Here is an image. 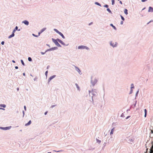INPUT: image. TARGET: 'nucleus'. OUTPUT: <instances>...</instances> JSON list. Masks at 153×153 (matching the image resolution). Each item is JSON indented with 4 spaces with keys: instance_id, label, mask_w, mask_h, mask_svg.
<instances>
[{
    "instance_id": "1",
    "label": "nucleus",
    "mask_w": 153,
    "mask_h": 153,
    "mask_svg": "<svg viewBox=\"0 0 153 153\" xmlns=\"http://www.w3.org/2000/svg\"><path fill=\"white\" fill-rule=\"evenodd\" d=\"M78 48L79 49H86L87 50H88L89 49V48L85 46L84 45H81L79 46L78 47Z\"/></svg>"
},
{
    "instance_id": "2",
    "label": "nucleus",
    "mask_w": 153,
    "mask_h": 153,
    "mask_svg": "<svg viewBox=\"0 0 153 153\" xmlns=\"http://www.w3.org/2000/svg\"><path fill=\"white\" fill-rule=\"evenodd\" d=\"M52 40L53 42L55 44V45L59 47H61L59 43L56 41V40L52 38Z\"/></svg>"
},
{
    "instance_id": "3",
    "label": "nucleus",
    "mask_w": 153,
    "mask_h": 153,
    "mask_svg": "<svg viewBox=\"0 0 153 153\" xmlns=\"http://www.w3.org/2000/svg\"><path fill=\"white\" fill-rule=\"evenodd\" d=\"M97 80L96 79L94 78L92 79L91 82L92 84L94 85L97 82Z\"/></svg>"
},
{
    "instance_id": "4",
    "label": "nucleus",
    "mask_w": 153,
    "mask_h": 153,
    "mask_svg": "<svg viewBox=\"0 0 153 153\" xmlns=\"http://www.w3.org/2000/svg\"><path fill=\"white\" fill-rule=\"evenodd\" d=\"M10 127H0V128L4 130H7L10 129Z\"/></svg>"
},
{
    "instance_id": "5",
    "label": "nucleus",
    "mask_w": 153,
    "mask_h": 153,
    "mask_svg": "<svg viewBox=\"0 0 153 153\" xmlns=\"http://www.w3.org/2000/svg\"><path fill=\"white\" fill-rule=\"evenodd\" d=\"M153 11V9L152 7H149V9L148 10V12H152Z\"/></svg>"
},
{
    "instance_id": "6",
    "label": "nucleus",
    "mask_w": 153,
    "mask_h": 153,
    "mask_svg": "<svg viewBox=\"0 0 153 153\" xmlns=\"http://www.w3.org/2000/svg\"><path fill=\"white\" fill-rule=\"evenodd\" d=\"M23 23H24L25 25H28L29 24V22L26 20H25L23 22Z\"/></svg>"
},
{
    "instance_id": "7",
    "label": "nucleus",
    "mask_w": 153,
    "mask_h": 153,
    "mask_svg": "<svg viewBox=\"0 0 153 153\" xmlns=\"http://www.w3.org/2000/svg\"><path fill=\"white\" fill-rule=\"evenodd\" d=\"M46 29V28H43L41 30V31H40V32H39V35L40 34L42 33Z\"/></svg>"
},
{
    "instance_id": "8",
    "label": "nucleus",
    "mask_w": 153,
    "mask_h": 153,
    "mask_svg": "<svg viewBox=\"0 0 153 153\" xmlns=\"http://www.w3.org/2000/svg\"><path fill=\"white\" fill-rule=\"evenodd\" d=\"M31 120H30L27 123H26L25 124V126H28V125H30L31 124Z\"/></svg>"
},
{
    "instance_id": "9",
    "label": "nucleus",
    "mask_w": 153,
    "mask_h": 153,
    "mask_svg": "<svg viewBox=\"0 0 153 153\" xmlns=\"http://www.w3.org/2000/svg\"><path fill=\"white\" fill-rule=\"evenodd\" d=\"M55 75H53V76H51L49 79V82L52 79H53V78H54L55 77Z\"/></svg>"
},
{
    "instance_id": "10",
    "label": "nucleus",
    "mask_w": 153,
    "mask_h": 153,
    "mask_svg": "<svg viewBox=\"0 0 153 153\" xmlns=\"http://www.w3.org/2000/svg\"><path fill=\"white\" fill-rule=\"evenodd\" d=\"M57 40L60 43L62 44H63V42L61 40L59 39H57Z\"/></svg>"
},
{
    "instance_id": "11",
    "label": "nucleus",
    "mask_w": 153,
    "mask_h": 153,
    "mask_svg": "<svg viewBox=\"0 0 153 153\" xmlns=\"http://www.w3.org/2000/svg\"><path fill=\"white\" fill-rule=\"evenodd\" d=\"M59 34L63 38H65V36L61 32H60V33H59Z\"/></svg>"
},
{
    "instance_id": "12",
    "label": "nucleus",
    "mask_w": 153,
    "mask_h": 153,
    "mask_svg": "<svg viewBox=\"0 0 153 153\" xmlns=\"http://www.w3.org/2000/svg\"><path fill=\"white\" fill-rule=\"evenodd\" d=\"M117 43H115V44L114 45L113 43H112V42L111 43V45L114 47H116L117 45Z\"/></svg>"
},
{
    "instance_id": "13",
    "label": "nucleus",
    "mask_w": 153,
    "mask_h": 153,
    "mask_svg": "<svg viewBox=\"0 0 153 153\" xmlns=\"http://www.w3.org/2000/svg\"><path fill=\"white\" fill-rule=\"evenodd\" d=\"M14 36V33H13L11 35H10L9 37L8 38L10 39L11 37H13Z\"/></svg>"
},
{
    "instance_id": "14",
    "label": "nucleus",
    "mask_w": 153,
    "mask_h": 153,
    "mask_svg": "<svg viewBox=\"0 0 153 153\" xmlns=\"http://www.w3.org/2000/svg\"><path fill=\"white\" fill-rule=\"evenodd\" d=\"M144 112H145L144 117H146V114H147V110H146V109H145L144 110Z\"/></svg>"
},
{
    "instance_id": "15",
    "label": "nucleus",
    "mask_w": 153,
    "mask_h": 153,
    "mask_svg": "<svg viewBox=\"0 0 153 153\" xmlns=\"http://www.w3.org/2000/svg\"><path fill=\"white\" fill-rule=\"evenodd\" d=\"M114 128L111 130V131L110 132L111 134H113V132H114Z\"/></svg>"
},
{
    "instance_id": "16",
    "label": "nucleus",
    "mask_w": 153,
    "mask_h": 153,
    "mask_svg": "<svg viewBox=\"0 0 153 153\" xmlns=\"http://www.w3.org/2000/svg\"><path fill=\"white\" fill-rule=\"evenodd\" d=\"M76 70L79 73H80L81 72V71H80V70L78 68L76 67Z\"/></svg>"
},
{
    "instance_id": "17",
    "label": "nucleus",
    "mask_w": 153,
    "mask_h": 153,
    "mask_svg": "<svg viewBox=\"0 0 153 153\" xmlns=\"http://www.w3.org/2000/svg\"><path fill=\"white\" fill-rule=\"evenodd\" d=\"M128 10L126 9H125L124 10V12L125 14L126 15H127L128 14V12H127Z\"/></svg>"
},
{
    "instance_id": "18",
    "label": "nucleus",
    "mask_w": 153,
    "mask_h": 153,
    "mask_svg": "<svg viewBox=\"0 0 153 153\" xmlns=\"http://www.w3.org/2000/svg\"><path fill=\"white\" fill-rule=\"evenodd\" d=\"M110 25H111V26H112V27L113 28H114V29H115V30H116V27H115L112 24H110Z\"/></svg>"
},
{
    "instance_id": "19",
    "label": "nucleus",
    "mask_w": 153,
    "mask_h": 153,
    "mask_svg": "<svg viewBox=\"0 0 153 153\" xmlns=\"http://www.w3.org/2000/svg\"><path fill=\"white\" fill-rule=\"evenodd\" d=\"M0 106L3 107V108H5L6 106V105L4 104H0Z\"/></svg>"
},
{
    "instance_id": "20",
    "label": "nucleus",
    "mask_w": 153,
    "mask_h": 153,
    "mask_svg": "<svg viewBox=\"0 0 153 153\" xmlns=\"http://www.w3.org/2000/svg\"><path fill=\"white\" fill-rule=\"evenodd\" d=\"M75 85H76V87H77V89H78L79 90V88H79V86H78V85L77 83H76V84H75Z\"/></svg>"
},
{
    "instance_id": "21",
    "label": "nucleus",
    "mask_w": 153,
    "mask_h": 153,
    "mask_svg": "<svg viewBox=\"0 0 153 153\" xmlns=\"http://www.w3.org/2000/svg\"><path fill=\"white\" fill-rule=\"evenodd\" d=\"M57 47H54L53 48H51L49 49L48 50H53L54 49H57Z\"/></svg>"
},
{
    "instance_id": "22",
    "label": "nucleus",
    "mask_w": 153,
    "mask_h": 153,
    "mask_svg": "<svg viewBox=\"0 0 153 153\" xmlns=\"http://www.w3.org/2000/svg\"><path fill=\"white\" fill-rule=\"evenodd\" d=\"M54 30L57 33H58V34L59 33H60V32H59L56 29H54Z\"/></svg>"
},
{
    "instance_id": "23",
    "label": "nucleus",
    "mask_w": 153,
    "mask_h": 153,
    "mask_svg": "<svg viewBox=\"0 0 153 153\" xmlns=\"http://www.w3.org/2000/svg\"><path fill=\"white\" fill-rule=\"evenodd\" d=\"M95 4H97L98 5L101 6V4L100 3H98L97 2H96L95 3Z\"/></svg>"
},
{
    "instance_id": "24",
    "label": "nucleus",
    "mask_w": 153,
    "mask_h": 153,
    "mask_svg": "<svg viewBox=\"0 0 153 153\" xmlns=\"http://www.w3.org/2000/svg\"><path fill=\"white\" fill-rule=\"evenodd\" d=\"M107 11H108L109 13H111V11L110 10L109 8H107Z\"/></svg>"
},
{
    "instance_id": "25",
    "label": "nucleus",
    "mask_w": 153,
    "mask_h": 153,
    "mask_svg": "<svg viewBox=\"0 0 153 153\" xmlns=\"http://www.w3.org/2000/svg\"><path fill=\"white\" fill-rule=\"evenodd\" d=\"M28 60L29 61H32V59L30 57H29L28 58Z\"/></svg>"
},
{
    "instance_id": "26",
    "label": "nucleus",
    "mask_w": 153,
    "mask_h": 153,
    "mask_svg": "<svg viewBox=\"0 0 153 153\" xmlns=\"http://www.w3.org/2000/svg\"><path fill=\"white\" fill-rule=\"evenodd\" d=\"M112 5H114V0H112Z\"/></svg>"
},
{
    "instance_id": "27",
    "label": "nucleus",
    "mask_w": 153,
    "mask_h": 153,
    "mask_svg": "<svg viewBox=\"0 0 153 153\" xmlns=\"http://www.w3.org/2000/svg\"><path fill=\"white\" fill-rule=\"evenodd\" d=\"M120 16L121 17L122 19L124 21L125 20L124 18L121 15H120Z\"/></svg>"
},
{
    "instance_id": "28",
    "label": "nucleus",
    "mask_w": 153,
    "mask_h": 153,
    "mask_svg": "<svg viewBox=\"0 0 153 153\" xmlns=\"http://www.w3.org/2000/svg\"><path fill=\"white\" fill-rule=\"evenodd\" d=\"M21 62L22 63V64L23 65H25V63H24L23 61L22 60H21Z\"/></svg>"
},
{
    "instance_id": "29",
    "label": "nucleus",
    "mask_w": 153,
    "mask_h": 153,
    "mask_svg": "<svg viewBox=\"0 0 153 153\" xmlns=\"http://www.w3.org/2000/svg\"><path fill=\"white\" fill-rule=\"evenodd\" d=\"M134 88V86L133 84H132L131 85V88L132 89V88Z\"/></svg>"
},
{
    "instance_id": "30",
    "label": "nucleus",
    "mask_w": 153,
    "mask_h": 153,
    "mask_svg": "<svg viewBox=\"0 0 153 153\" xmlns=\"http://www.w3.org/2000/svg\"><path fill=\"white\" fill-rule=\"evenodd\" d=\"M47 51H45V52H44H44H41V53L43 55V54H45V53H46Z\"/></svg>"
},
{
    "instance_id": "31",
    "label": "nucleus",
    "mask_w": 153,
    "mask_h": 153,
    "mask_svg": "<svg viewBox=\"0 0 153 153\" xmlns=\"http://www.w3.org/2000/svg\"><path fill=\"white\" fill-rule=\"evenodd\" d=\"M33 36H35V37H38V36H39V35L37 36V35H35V34H33Z\"/></svg>"
},
{
    "instance_id": "32",
    "label": "nucleus",
    "mask_w": 153,
    "mask_h": 153,
    "mask_svg": "<svg viewBox=\"0 0 153 153\" xmlns=\"http://www.w3.org/2000/svg\"><path fill=\"white\" fill-rule=\"evenodd\" d=\"M101 141L99 140H97V142L99 143H101Z\"/></svg>"
},
{
    "instance_id": "33",
    "label": "nucleus",
    "mask_w": 153,
    "mask_h": 153,
    "mask_svg": "<svg viewBox=\"0 0 153 153\" xmlns=\"http://www.w3.org/2000/svg\"><path fill=\"white\" fill-rule=\"evenodd\" d=\"M48 71H46L45 73V75L47 76L48 74Z\"/></svg>"
},
{
    "instance_id": "34",
    "label": "nucleus",
    "mask_w": 153,
    "mask_h": 153,
    "mask_svg": "<svg viewBox=\"0 0 153 153\" xmlns=\"http://www.w3.org/2000/svg\"><path fill=\"white\" fill-rule=\"evenodd\" d=\"M18 27L17 26H16L14 29V30H17L18 29Z\"/></svg>"
},
{
    "instance_id": "35",
    "label": "nucleus",
    "mask_w": 153,
    "mask_h": 153,
    "mask_svg": "<svg viewBox=\"0 0 153 153\" xmlns=\"http://www.w3.org/2000/svg\"><path fill=\"white\" fill-rule=\"evenodd\" d=\"M104 7L107 8L108 7V5H105L104 6Z\"/></svg>"
},
{
    "instance_id": "36",
    "label": "nucleus",
    "mask_w": 153,
    "mask_h": 153,
    "mask_svg": "<svg viewBox=\"0 0 153 153\" xmlns=\"http://www.w3.org/2000/svg\"><path fill=\"white\" fill-rule=\"evenodd\" d=\"M4 44V41H2L1 42V44L2 45H3Z\"/></svg>"
},
{
    "instance_id": "37",
    "label": "nucleus",
    "mask_w": 153,
    "mask_h": 153,
    "mask_svg": "<svg viewBox=\"0 0 153 153\" xmlns=\"http://www.w3.org/2000/svg\"><path fill=\"white\" fill-rule=\"evenodd\" d=\"M16 30H14L13 31V33H14L16 31Z\"/></svg>"
},
{
    "instance_id": "38",
    "label": "nucleus",
    "mask_w": 153,
    "mask_h": 153,
    "mask_svg": "<svg viewBox=\"0 0 153 153\" xmlns=\"http://www.w3.org/2000/svg\"><path fill=\"white\" fill-rule=\"evenodd\" d=\"M147 0H142V1L143 2H145Z\"/></svg>"
},
{
    "instance_id": "39",
    "label": "nucleus",
    "mask_w": 153,
    "mask_h": 153,
    "mask_svg": "<svg viewBox=\"0 0 153 153\" xmlns=\"http://www.w3.org/2000/svg\"><path fill=\"white\" fill-rule=\"evenodd\" d=\"M150 153H153V150H152L151 151H150Z\"/></svg>"
},
{
    "instance_id": "40",
    "label": "nucleus",
    "mask_w": 153,
    "mask_h": 153,
    "mask_svg": "<svg viewBox=\"0 0 153 153\" xmlns=\"http://www.w3.org/2000/svg\"><path fill=\"white\" fill-rule=\"evenodd\" d=\"M123 21H121V22H120V24H121V25H123Z\"/></svg>"
},
{
    "instance_id": "41",
    "label": "nucleus",
    "mask_w": 153,
    "mask_h": 153,
    "mask_svg": "<svg viewBox=\"0 0 153 153\" xmlns=\"http://www.w3.org/2000/svg\"><path fill=\"white\" fill-rule=\"evenodd\" d=\"M24 109H25V110H26V106H24Z\"/></svg>"
},
{
    "instance_id": "42",
    "label": "nucleus",
    "mask_w": 153,
    "mask_h": 153,
    "mask_svg": "<svg viewBox=\"0 0 153 153\" xmlns=\"http://www.w3.org/2000/svg\"><path fill=\"white\" fill-rule=\"evenodd\" d=\"M15 68H16V69H18V66H16V67H15Z\"/></svg>"
},
{
    "instance_id": "43",
    "label": "nucleus",
    "mask_w": 153,
    "mask_h": 153,
    "mask_svg": "<svg viewBox=\"0 0 153 153\" xmlns=\"http://www.w3.org/2000/svg\"><path fill=\"white\" fill-rule=\"evenodd\" d=\"M47 112H48L47 111H46V112H45V115H46L47 113Z\"/></svg>"
},
{
    "instance_id": "44",
    "label": "nucleus",
    "mask_w": 153,
    "mask_h": 153,
    "mask_svg": "<svg viewBox=\"0 0 153 153\" xmlns=\"http://www.w3.org/2000/svg\"><path fill=\"white\" fill-rule=\"evenodd\" d=\"M0 109H2V110H4V108H0Z\"/></svg>"
},
{
    "instance_id": "45",
    "label": "nucleus",
    "mask_w": 153,
    "mask_h": 153,
    "mask_svg": "<svg viewBox=\"0 0 153 153\" xmlns=\"http://www.w3.org/2000/svg\"><path fill=\"white\" fill-rule=\"evenodd\" d=\"M12 62L13 63H15V61L14 60H12Z\"/></svg>"
},
{
    "instance_id": "46",
    "label": "nucleus",
    "mask_w": 153,
    "mask_h": 153,
    "mask_svg": "<svg viewBox=\"0 0 153 153\" xmlns=\"http://www.w3.org/2000/svg\"><path fill=\"white\" fill-rule=\"evenodd\" d=\"M120 4H122V2L121 1H120Z\"/></svg>"
},
{
    "instance_id": "47",
    "label": "nucleus",
    "mask_w": 153,
    "mask_h": 153,
    "mask_svg": "<svg viewBox=\"0 0 153 153\" xmlns=\"http://www.w3.org/2000/svg\"><path fill=\"white\" fill-rule=\"evenodd\" d=\"M129 117H130V116H128V117H126V119H128V118Z\"/></svg>"
},
{
    "instance_id": "48",
    "label": "nucleus",
    "mask_w": 153,
    "mask_h": 153,
    "mask_svg": "<svg viewBox=\"0 0 153 153\" xmlns=\"http://www.w3.org/2000/svg\"><path fill=\"white\" fill-rule=\"evenodd\" d=\"M17 90L18 91V90H19V88H17Z\"/></svg>"
},
{
    "instance_id": "49",
    "label": "nucleus",
    "mask_w": 153,
    "mask_h": 153,
    "mask_svg": "<svg viewBox=\"0 0 153 153\" xmlns=\"http://www.w3.org/2000/svg\"><path fill=\"white\" fill-rule=\"evenodd\" d=\"M54 106V105H52V106L51 107L52 108V107H53Z\"/></svg>"
},
{
    "instance_id": "50",
    "label": "nucleus",
    "mask_w": 153,
    "mask_h": 153,
    "mask_svg": "<svg viewBox=\"0 0 153 153\" xmlns=\"http://www.w3.org/2000/svg\"><path fill=\"white\" fill-rule=\"evenodd\" d=\"M23 75H25V74L24 73L23 74Z\"/></svg>"
},
{
    "instance_id": "51",
    "label": "nucleus",
    "mask_w": 153,
    "mask_h": 153,
    "mask_svg": "<svg viewBox=\"0 0 153 153\" xmlns=\"http://www.w3.org/2000/svg\"><path fill=\"white\" fill-rule=\"evenodd\" d=\"M48 153H51V152H48Z\"/></svg>"
},
{
    "instance_id": "52",
    "label": "nucleus",
    "mask_w": 153,
    "mask_h": 153,
    "mask_svg": "<svg viewBox=\"0 0 153 153\" xmlns=\"http://www.w3.org/2000/svg\"><path fill=\"white\" fill-rule=\"evenodd\" d=\"M118 1H119L120 0H118Z\"/></svg>"
}]
</instances>
